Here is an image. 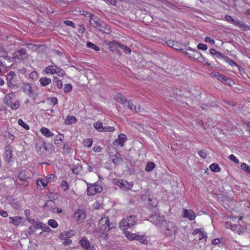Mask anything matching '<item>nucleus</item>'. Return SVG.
<instances>
[{
	"instance_id": "17",
	"label": "nucleus",
	"mask_w": 250,
	"mask_h": 250,
	"mask_svg": "<svg viewBox=\"0 0 250 250\" xmlns=\"http://www.w3.org/2000/svg\"><path fill=\"white\" fill-rule=\"evenodd\" d=\"M15 97V94L12 92L11 93L6 95L4 98L3 101L7 105H10L12 104V99Z\"/></svg>"
},
{
	"instance_id": "26",
	"label": "nucleus",
	"mask_w": 250,
	"mask_h": 250,
	"mask_svg": "<svg viewBox=\"0 0 250 250\" xmlns=\"http://www.w3.org/2000/svg\"><path fill=\"white\" fill-rule=\"evenodd\" d=\"M71 144L69 142H66L63 146V149L64 151V153H68L70 152V150L71 149Z\"/></svg>"
},
{
	"instance_id": "53",
	"label": "nucleus",
	"mask_w": 250,
	"mask_h": 250,
	"mask_svg": "<svg viewBox=\"0 0 250 250\" xmlns=\"http://www.w3.org/2000/svg\"><path fill=\"white\" fill-rule=\"evenodd\" d=\"M49 198L50 199H51L52 198V199H50L48 201H47L45 203V204L43 205V206L42 207L43 208H49V204H54V202L52 200H54L55 199V198L53 197L52 196L51 197L50 196H49Z\"/></svg>"
},
{
	"instance_id": "55",
	"label": "nucleus",
	"mask_w": 250,
	"mask_h": 250,
	"mask_svg": "<svg viewBox=\"0 0 250 250\" xmlns=\"http://www.w3.org/2000/svg\"><path fill=\"white\" fill-rule=\"evenodd\" d=\"M61 187L64 191H66L69 188V185L67 182L63 181L62 182Z\"/></svg>"
},
{
	"instance_id": "62",
	"label": "nucleus",
	"mask_w": 250,
	"mask_h": 250,
	"mask_svg": "<svg viewBox=\"0 0 250 250\" xmlns=\"http://www.w3.org/2000/svg\"><path fill=\"white\" fill-rule=\"evenodd\" d=\"M128 104L127 107L128 108L131 110H136V106L133 104V103L129 101H127L126 103Z\"/></svg>"
},
{
	"instance_id": "18",
	"label": "nucleus",
	"mask_w": 250,
	"mask_h": 250,
	"mask_svg": "<svg viewBox=\"0 0 250 250\" xmlns=\"http://www.w3.org/2000/svg\"><path fill=\"white\" fill-rule=\"evenodd\" d=\"M40 131L42 134L46 137H51L54 136V134L46 127H42Z\"/></svg>"
},
{
	"instance_id": "37",
	"label": "nucleus",
	"mask_w": 250,
	"mask_h": 250,
	"mask_svg": "<svg viewBox=\"0 0 250 250\" xmlns=\"http://www.w3.org/2000/svg\"><path fill=\"white\" fill-rule=\"evenodd\" d=\"M10 219L12 221V222L14 225L17 226L20 224L22 218L19 216H15L14 217H10Z\"/></svg>"
},
{
	"instance_id": "29",
	"label": "nucleus",
	"mask_w": 250,
	"mask_h": 250,
	"mask_svg": "<svg viewBox=\"0 0 250 250\" xmlns=\"http://www.w3.org/2000/svg\"><path fill=\"white\" fill-rule=\"evenodd\" d=\"M155 167V165L153 162H149L146 166L145 170L147 172H150Z\"/></svg>"
},
{
	"instance_id": "59",
	"label": "nucleus",
	"mask_w": 250,
	"mask_h": 250,
	"mask_svg": "<svg viewBox=\"0 0 250 250\" xmlns=\"http://www.w3.org/2000/svg\"><path fill=\"white\" fill-rule=\"evenodd\" d=\"M70 233V232H69V231L65 232L64 233H62L59 236V238H60L62 240H64V239L68 238V233Z\"/></svg>"
},
{
	"instance_id": "57",
	"label": "nucleus",
	"mask_w": 250,
	"mask_h": 250,
	"mask_svg": "<svg viewBox=\"0 0 250 250\" xmlns=\"http://www.w3.org/2000/svg\"><path fill=\"white\" fill-rule=\"evenodd\" d=\"M229 158L232 161L234 162L235 164H238L239 163V161L237 159L236 157L233 155L231 154L229 156Z\"/></svg>"
},
{
	"instance_id": "58",
	"label": "nucleus",
	"mask_w": 250,
	"mask_h": 250,
	"mask_svg": "<svg viewBox=\"0 0 250 250\" xmlns=\"http://www.w3.org/2000/svg\"><path fill=\"white\" fill-rule=\"evenodd\" d=\"M63 22L65 25H66L67 26H71L74 28H76L75 23L73 22H72V21L66 20V21H64Z\"/></svg>"
},
{
	"instance_id": "64",
	"label": "nucleus",
	"mask_w": 250,
	"mask_h": 250,
	"mask_svg": "<svg viewBox=\"0 0 250 250\" xmlns=\"http://www.w3.org/2000/svg\"><path fill=\"white\" fill-rule=\"evenodd\" d=\"M214 56H215V57H216L218 59H221V58H222L224 60H225V57H227L226 56H225L222 53H220V52H218V51H217V53L216 54V55Z\"/></svg>"
},
{
	"instance_id": "46",
	"label": "nucleus",
	"mask_w": 250,
	"mask_h": 250,
	"mask_svg": "<svg viewBox=\"0 0 250 250\" xmlns=\"http://www.w3.org/2000/svg\"><path fill=\"white\" fill-rule=\"evenodd\" d=\"M225 18L228 21L230 22L235 25H236V22H239V21H236L235 19H233L232 17L229 15H226Z\"/></svg>"
},
{
	"instance_id": "60",
	"label": "nucleus",
	"mask_w": 250,
	"mask_h": 250,
	"mask_svg": "<svg viewBox=\"0 0 250 250\" xmlns=\"http://www.w3.org/2000/svg\"><path fill=\"white\" fill-rule=\"evenodd\" d=\"M42 228L41 229H42L43 231H44V232H50L51 231V229L50 228L48 227V226L45 225V224H44L43 223H42Z\"/></svg>"
},
{
	"instance_id": "23",
	"label": "nucleus",
	"mask_w": 250,
	"mask_h": 250,
	"mask_svg": "<svg viewBox=\"0 0 250 250\" xmlns=\"http://www.w3.org/2000/svg\"><path fill=\"white\" fill-rule=\"evenodd\" d=\"M56 67H57V66L55 65H52L50 66H48L45 68L44 72L46 74H55L56 72H54V70L56 71Z\"/></svg>"
},
{
	"instance_id": "10",
	"label": "nucleus",
	"mask_w": 250,
	"mask_h": 250,
	"mask_svg": "<svg viewBox=\"0 0 250 250\" xmlns=\"http://www.w3.org/2000/svg\"><path fill=\"white\" fill-rule=\"evenodd\" d=\"M194 59L197 60L200 62H206L207 66H210V63L206 62V59L202 56V54L197 50H194Z\"/></svg>"
},
{
	"instance_id": "25",
	"label": "nucleus",
	"mask_w": 250,
	"mask_h": 250,
	"mask_svg": "<svg viewBox=\"0 0 250 250\" xmlns=\"http://www.w3.org/2000/svg\"><path fill=\"white\" fill-rule=\"evenodd\" d=\"M210 169L214 172H218L221 171V168L219 167L217 163H212L209 166Z\"/></svg>"
},
{
	"instance_id": "40",
	"label": "nucleus",
	"mask_w": 250,
	"mask_h": 250,
	"mask_svg": "<svg viewBox=\"0 0 250 250\" xmlns=\"http://www.w3.org/2000/svg\"><path fill=\"white\" fill-rule=\"evenodd\" d=\"M236 25L239 26L241 28L243 27L245 31H248L250 29V27L249 25L245 24V23L240 21H239V22H236Z\"/></svg>"
},
{
	"instance_id": "32",
	"label": "nucleus",
	"mask_w": 250,
	"mask_h": 250,
	"mask_svg": "<svg viewBox=\"0 0 250 250\" xmlns=\"http://www.w3.org/2000/svg\"><path fill=\"white\" fill-rule=\"evenodd\" d=\"M112 228V227H110L109 219L108 218V222H106L104 224V226H102V228L101 229V231H107L111 229Z\"/></svg>"
},
{
	"instance_id": "19",
	"label": "nucleus",
	"mask_w": 250,
	"mask_h": 250,
	"mask_svg": "<svg viewBox=\"0 0 250 250\" xmlns=\"http://www.w3.org/2000/svg\"><path fill=\"white\" fill-rule=\"evenodd\" d=\"M126 139V136L124 134H121L119 135L118 139H116L114 142L117 143L121 146H123Z\"/></svg>"
},
{
	"instance_id": "43",
	"label": "nucleus",
	"mask_w": 250,
	"mask_h": 250,
	"mask_svg": "<svg viewBox=\"0 0 250 250\" xmlns=\"http://www.w3.org/2000/svg\"><path fill=\"white\" fill-rule=\"evenodd\" d=\"M48 224L52 228H56L58 225L57 221L54 219H50L48 221Z\"/></svg>"
},
{
	"instance_id": "34",
	"label": "nucleus",
	"mask_w": 250,
	"mask_h": 250,
	"mask_svg": "<svg viewBox=\"0 0 250 250\" xmlns=\"http://www.w3.org/2000/svg\"><path fill=\"white\" fill-rule=\"evenodd\" d=\"M86 46L87 47L93 49L95 51H99L100 50L99 47L97 45L90 42H87Z\"/></svg>"
},
{
	"instance_id": "39",
	"label": "nucleus",
	"mask_w": 250,
	"mask_h": 250,
	"mask_svg": "<svg viewBox=\"0 0 250 250\" xmlns=\"http://www.w3.org/2000/svg\"><path fill=\"white\" fill-rule=\"evenodd\" d=\"M18 123L20 125L23 127L26 130L29 129V126L27 124L24 123L22 119H19L18 121Z\"/></svg>"
},
{
	"instance_id": "38",
	"label": "nucleus",
	"mask_w": 250,
	"mask_h": 250,
	"mask_svg": "<svg viewBox=\"0 0 250 250\" xmlns=\"http://www.w3.org/2000/svg\"><path fill=\"white\" fill-rule=\"evenodd\" d=\"M93 126L95 128L99 131H103L102 128H103L104 126H103V124L101 122L98 121L94 124Z\"/></svg>"
},
{
	"instance_id": "42",
	"label": "nucleus",
	"mask_w": 250,
	"mask_h": 250,
	"mask_svg": "<svg viewBox=\"0 0 250 250\" xmlns=\"http://www.w3.org/2000/svg\"><path fill=\"white\" fill-rule=\"evenodd\" d=\"M49 182V180L47 181L46 180H37V185L39 186H43V187H45L48 183Z\"/></svg>"
},
{
	"instance_id": "2",
	"label": "nucleus",
	"mask_w": 250,
	"mask_h": 250,
	"mask_svg": "<svg viewBox=\"0 0 250 250\" xmlns=\"http://www.w3.org/2000/svg\"><path fill=\"white\" fill-rule=\"evenodd\" d=\"M87 14L88 15L87 17H90L89 22L93 27L97 28L100 31L103 32V33H106L104 31L105 30H107L108 31H109V29H107V25L104 22H101L97 17L92 19L91 13H87Z\"/></svg>"
},
{
	"instance_id": "6",
	"label": "nucleus",
	"mask_w": 250,
	"mask_h": 250,
	"mask_svg": "<svg viewBox=\"0 0 250 250\" xmlns=\"http://www.w3.org/2000/svg\"><path fill=\"white\" fill-rule=\"evenodd\" d=\"M115 184L124 190H128L130 189L133 186L131 183H129L126 180L122 179H118L117 181H115Z\"/></svg>"
},
{
	"instance_id": "20",
	"label": "nucleus",
	"mask_w": 250,
	"mask_h": 250,
	"mask_svg": "<svg viewBox=\"0 0 250 250\" xmlns=\"http://www.w3.org/2000/svg\"><path fill=\"white\" fill-rule=\"evenodd\" d=\"M73 173L79 174L82 170V166L79 165L78 164L77 165H72L71 168Z\"/></svg>"
},
{
	"instance_id": "54",
	"label": "nucleus",
	"mask_w": 250,
	"mask_h": 250,
	"mask_svg": "<svg viewBox=\"0 0 250 250\" xmlns=\"http://www.w3.org/2000/svg\"><path fill=\"white\" fill-rule=\"evenodd\" d=\"M30 79L35 80H36L38 77V74L37 71H33L30 73L29 75Z\"/></svg>"
},
{
	"instance_id": "14",
	"label": "nucleus",
	"mask_w": 250,
	"mask_h": 250,
	"mask_svg": "<svg viewBox=\"0 0 250 250\" xmlns=\"http://www.w3.org/2000/svg\"><path fill=\"white\" fill-rule=\"evenodd\" d=\"M183 212L184 217L188 218L190 220H194L196 217L195 213L191 210L184 209Z\"/></svg>"
},
{
	"instance_id": "44",
	"label": "nucleus",
	"mask_w": 250,
	"mask_h": 250,
	"mask_svg": "<svg viewBox=\"0 0 250 250\" xmlns=\"http://www.w3.org/2000/svg\"><path fill=\"white\" fill-rule=\"evenodd\" d=\"M225 62L228 63L231 66H233V65L235 66L237 65V63L233 60L228 56L225 57Z\"/></svg>"
},
{
	"instance_id": "15",
	"label": "nucleus",
	"mask_w": 250,
	"mask_h": 250,
	"mask_svg": "<svg viewBox=\"0 0 250 250\" xmlns=\"http://www.w3.org/2000/svg\"><path fill=\"white\" fill-rule=\"evenodd\" d=\"M110 157L111 158L112 163L116 165H119L123 160V159L121 156V154L117 151H116L115 155H110Z\"/></svg>"
},
{
	"instance_id": "51",
	"label": "nucleus",
	"mask_w": 250,
	"mask_h": 250,
	"mask_svg": "<svg viewBox=\"0 0 250 250\" xmlns=\"http://www.w3.org/2000/svg\"><path fill=\"white\" fill-rule=\"evenodd\" d=\"M207 237H208L207 233L206 232L202 231V230H201V232H200L199 234V239L200 240L204 239L206 241Z\"/></svg>"
},
{
	"instance_id": "50",
	"label": "nucleus",
	"mask_w": 250,
	"mask_h": 250,
	"mask_svg": "<svg viewBox=\"0 0 250 250\" xmlns=\"http://www.w3.org/2000/svg\"><path fill=\"white\" fill-rule=\"evenodd\" d=\"M197 48L199 50L206 51L208 49V46L205 44L200 43L197 45Z\"/></svg>"
},
{
	"instance_id": "47",
	"label": "nucleus",
	"mask_w": 250,
	"mask_h": 250,
	"mask_svg": "<svg viewBox=\"0 0 250 250\" xmlns=\"http://www.w3.org/2000/svg\"><path fill=\"white\" fill-rule=\"evenodd\" d=\"M72 85L71 84L68 83V84H65L64 85V92L65 93H67L71 92L72 91Z\"/></svg>"
},
{
	"instance_id": "27",
	"label": "nucleus",
	"mask_w": 250,
	"mask_h": 250,
	"mask_svg": "<svg viewBox=\"0 0 250 250\" xmlns=\"http://www.w3.org/2000/svg\"><path fill=\"white\" fill-rule=\"evenodd\" d=\"M125 234L127 238L129 240H135L136 234L132 233L128 231H125Z\"/></svg>"
},
{
	"instance_id": "1",
	"label": "nucleus",
	"mask_w": 250,
	"mask_h": 250,
	"mask_svg": "<svg viewBox=\"0 0 250 250\" xmlns=\"http://www.w3.org/2000/svg\"><path fill=\"white\" fill-rule=\"evenodd\" d=\"M165 234L169 237L171 240H174L176 238V233L177 232L178 228L176 225L170 221H165L163 225Z\"/></svg>"
},
{
	"instance_id": "7",
	"label": "nucleus",
	"mask_w": 250,
	"mask_h": 250,
	"mask_svg": "<svg viewBox=\"0 0 250 250\" xmlns=\"http://www.w3.org/2000/svg\"><path fill=\"white\" fill-rule=\"evenodd\" d=\"M28 58L26 50L23 48L17 50L13 54V58H17L19 60L24 61Z\"/></svg>"
},
{
	"instance_id": "5",
	"label": "nucleus",
	"mask_w": 250,
	"mask_h": 250,
	"mask_svg": "<svg viewBox=\"0 0 250 250\" xmlns=\"http://www.w3.org/2000/svg\"><path fill=\"white\" fill-rule=\"evenodd\" d=\"M148 220L157 226H159L161 224L163 225V222H165L163 216H161L156 214L150 216Z\"/></svg>"
},
{
	"instance_id": "48",
	"label": "nucleus",
	"mask_w": 250,
	"mask_h": 250,
	"mask_svg": "<svg viewBox=\"0 0 250 250\" xmlns=\"http://www.w3.org/2000/svg\"><path fill=\"white\" fill-rule=\"evenodd\" d=\"M120 48L124 50L126 54H130L131 52V50L130 48L127 47V46H125L123 44H121Z\"/></svg>"
},
{
	"instance_id": "56",
	"label": "nucleus",
	"mask_w": 250,
	"mask_h": 250,
	"mask_svg": "<svg viewBox=\"0 0 250 250\" xmlns=\"http://www.w3.org/2000/svg\"><path fill=\"white\" fill-rule=\"evenodd\" d=\"M25 171H20L18 177L21 181L25 180Z\"/></svg>"
},
{
	"instance_id": "33",
	"label": "nucleus",
	"mask_w": 250,
	"mask_h": 250,
	"mask_svg": "<svg viewBox=\"0 0 250 250\" xmlns=\"http://www.w3.org/2000/svg\"><path fill=\"white\" fill-rule=\"evenodd\" d=\"M93 143V139L92 138H88L84 139L83 141V144L84 146L90 147L91 146Z\"/></svg>"
},
{
	"instance_id": "3",
	"label": "nucleus",
	"mask_w": 250,
	"mask_h": 250,
	"mask_svg": "<svg viewBox=\"0 0 250 250\" xmlns=\"http://www.w3.org/2000/svg\"><path fill=\"white\" fill-rule=\"evenodd\" d=\"M137 221L136 216L130 215L126 219H124L120 222V228L123 229H125V228H131L134 226Z\"/></svg>"
},
{
	"instance_id": "28",
	"label": "nucleus",
	"mask_w": 250,
	"mask_h": 250,
	"mask_svg": "<svg viewBox=\"0 0 250 250\" xmlns=\"http://www.w3.org/2000/svg\"><path fill=\"white\" fill-rule=\"evenodd\" d=\"M77 121L76 118L73 116H67L66 120V124L67 125H72L75 124Z\"/></svg>"
},
{
	"instance_id": "16",
	"label": "nucleus",
	"mask_w": 250,
	"mask_h": 250,
	"mask_svg": "<svg viewBox=\"0 0 250 250\" xmlns=\"http://www.w3.org/2000/svg\"><path fill=\"white\" fill-rule=\"evenodd\" d=\"M22 88L24 92H28L29 96L31 97L32 95H34V93L32 89V86L30 84L28 83H23Z\"/></svg>"
},
{
	"instance_id": "49",
	"label": "nucleus",
	"mask_w": 250,
	"mask_h": 250,
	"mask_svg": "<svg viewBox=\"0 0 250 250\" xmlns=\"http://www.w3.org/2000/svg\"><path fill=\"white\" fill-rule=\"evenodd\" d=\"M181 45L177 42H174L172 48L175 50H179L180 51H183V49L180 48Z\"/></svg>"
},
{
	"instance_id": "12",
	"label": "nucleus",
	"mask_w": 250,
	"mask_h": 250,
	"mask_svg": "<svg viewBox=\"0 0 250 250\" xmlns=\"http://www.w3.org/2000/svg\"><path fill=\"white\" fill-rule=\"evenodd\" d=\"M80 244L82 248L86 250H93L94 248L91 246L89 241L85 238H83L80 241Z\"/></svg>"
},
{
	"instance_id": "13",
	"label": "nucleus",
	"mask_w": 250,
	"mask_h": 250,
	"mask_svg": "<svg viewBox=\"0 0 250 250\" xmlns=\"http://www.w3.org/2000/svg\"><path fill=\"white\" fill-rule=\"evenodd\" d=\"M106 44L108 46L109 49L111 51H116L117 50L118 47L120 48L121 44V43H119L116 41L108 42Z\"/></svg>"
},
{
	"instance_id": "31",
	"label": "nucleus",
	"mask_w": 250,
	"mask_h": 250,
	"mask_svg": "<svg viewBox=\"0 0 250 250\" xmlns=\"http://www.w3.org/2000/svg\"><path fill=\"white\" fill-rule=\"evenodd\" d=\"M63 138L64 136L62 134L57 135L55 139V144L57 145H60L63 140Z\"/></svg>"
},
{
	"instance_id": "9",
	"label": "nucleus",
	"mask_w": 250,
	"mask_h": 250,
	"mask_svg": "<svg viewBox=\"0 0 250 250\" xmlns=\"http://www.w3.org/2000/svg\"><path fill=\"white\" fill-rule=\"evenodd\" d=\"M74 218L80 222H83L86 217L85 212L83 209H79L73 215Z\"/></svg>"
},
{
	"instance_id": "11",
	"label": "nucleus",
	"mask_w": 250,
	"mask_h": 250,
	"mask_svg": "<svg viewBox=\"0 0 250 250\" xmlns=\"http://www.w3.org/2000/svg\"><path fill=\"white\" fill-rule=\"evenodd\" d=\"M12 150L10 148V146H5V152L4 153V157L6 162H10L12 160Z\"/></svg>"
},
{
	"instance_id": "35",
	"label": "nucleus",
	"mask_w": 250,
	"mask_h": 250,
	"mask_svg": "<svg viewBox=\"0 0 250 250\" xmlns=\"http://www.w3.org/2000/svg\"><path fill=\"white\" fill-rule=\"evenodd\" d=\"M241 167L248 175H250V167L249 166L243 163L241 164Z\"/></svg>"
},
{
	"instance_id": "52",
	"label": "nucleus",
	"mask_w": 250,
	"mask_h": 250,
	"mask_svg": "<svg viewBox=\"0 0 250 250\" xmlns=\"http://www.w3.org/2000/svg\"><path fill=\"white\" fill-rule=\"evenodd\" d=\"M102 129V131L104 132H113L115 128L113 126H104Z\"/></svg>"
},
{
	"instance_id": "21",
	"label": "nucleus",
	"mask_w": 250,
	"mask_h": 250,
	"mask_svg": "<svg viewBox=\"0 0 250 250\" xmlns=\"http://www.w3.org/2000/svg\"><path fill=\"white\" fill-rule=\"evenodd\" d=\"M135 240L139 241L140 243L144 245H147L148 243L146 235H139L137 234Z\"/></svg>"
},
{
	"instance_id": "30",
	"label": "nucleus",
	"mask_w": 250,
	"mask_h": 250,
	"mask_svg": "<svg viewBox=\"0 0 250 250\" xmlns=\"http://www.w3.org/2000/svg\"><path fill=\"white\" fill-rule=\"evenodd\" d=\"M52 81L54 83L57 84V86L59 89H61L62 87V83L61 80H60L57 77H54L53 78Z\"/></svg>"
},
{
	"instance_id": "22",
	"label": "nucleus",
	"mask_w": 250,
	"mask_h": 250,
	"mask_svg": "<svg viewBox=\"0 0 250 250\" xmlns=\"http://www.w3.org/2000/svg\"><path fill=\"white\" fill-rule=\"evenodd\" d=\"M39 81L41 85L43 86H45L51 83V79L45 77L40 78Z\"/></svg>"
},
{
	"instance_id": "24",
	"label": "nucleus",
	"mask_w": 250,
	"mask_h": 250,
	"mask_svg": "<svg viewBox=\"0 0 250 250\" xmlns=\"http://www.w3.org/2000/svg\"><path fill=\"white\" fill-rule=\"evenodd\" d=\"M116 100L123 105L126 104L127 102V100L121 94H118L117 95Z\"/></svg>"
},
{
	"instance_id": "63",
	"label": "nucleus",
	"mask_w": 250,
	"mask_h": 250,
	"mask_svg": "<svg viewBox=\"0 0 250 250\" xmlns=\"http://www.w3.org/2000/svg\"><path fill=\"white\" fill-rule=\"evenodd\" d=\"M48 99L51 101V102L53 104V105H55L58 104V99L56 97H51Z\"/></svg>"
},
{
	"instance_id": "61",
	"label": "nucleus",
	"mask_w": 250,
	"mask_h": 250,
	"mask_svg": "<svg viewBox=\"0 0 250 250\" xmlns=\"http://www.w3.org/2000/svg\"><path fill=\"white\" fill-rule=\"evenodd\" d=\"M198 154L202 158L205 159L206 158L207 153L204 150H203V149L200 150L198 152Z\"/></svg>"
},
{
	"instance_id": "8",
	"label": "nucleus",
	"mask_w": 250,
	"mask_h": 250,
	"mask_svg": "<svg viewBox=\"0 0 250 250\" xmlns=\"http://www.w3.org/2000/svg\"><path fill=\"white\" fill-rule=\"evenodd\" d=\"M211 75L215 77L218 80L220 81L222 83H228V81H230L231 80L228 77H226L225 75H222L217 72H213L211 73Z\"/></svg>"
},
{
	"instance_id": "4",
	"label": "nucleus",
	"mask_w": 250,
	"mask_h": 250,
	"mask_svg": "<svg viewBox=\"0 0 250 250\" xmlns=\"http://www.w3.org/2000/svg\"><path fill=\"white\" fill-rule=\"evenodd\" d=\"M87 194L88 196L93 195L102 191L103 188L99 185L96 184L90 185L87 183Z\"/></svg>"
},
{
	"instance_id": "36",
	"label": "nucleus",
	"mask_w": 250,
	"mask_h": 250,
	"mask_svg": "<svg viewBox=\"0 0 250 250\" xmlns=\"http://www.w3.org/2000/svg\"><path fill=\"white\" fill-rule=\"evenodd\" d=\"M54 72H56L55 74H57L59 76H64L66 75L65 72L62 69L56 67V71L54 70Z\"/></svg>"
},
{
	"instance_id": "41",
	"label": "nucleus",
	"mask_w": 250,
	"mask_h": 250,
	"mask_svg": "<svg viewBox=\"0 0 250 250\" xmlns=\"http://www.w3.org/2000/svg\"><path fill=\"white\" fill-rule=\"evenodd\" d=\"M7 52L5 49H2L0 51V57L3 58L5 60L9 59L10 57L7 55Z\"/></svg>"
},
{
	"instance_id": "45",
	"label": "nucleus",
	"mask_w": 250,
	"mask_h": 250,
	"mask_svg": "<svg viewBox=\"0 0 250 250\" xmlns=\"http://www.w3.org/2000/svg\"><path fill=\"white\" fill-rule=\"evenodd\" d=\"M106 222H108L107 217L102 218L99 220V227L100 229L102 228V226L104 227Z\"/></svg>"
}]
</instances>
